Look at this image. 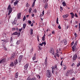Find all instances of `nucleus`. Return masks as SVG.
Here are the masks:
<instances>
[{
    "label": "nucleus",
    "instance_id": "51",
    "mask_svg": "<svg viewBox=\"0 0 80 80\" xmlns=\"http://www.w3.org/2000/svg\"><path fill=\"white\" fill-rule=\"evenodd\" d=\"M14 6H16V5H17V3H16L15 2H14Z\"/></svg>",
    "mask_w": 80,
    "mask_h": 80
},
{
    "label": "nucleus",
    "instance_id": "1",
    "mask_svg": "<svg viewBox=\"0 0 80 80\" xmlns=\"http://www.w3.org/2000/svg\"><path fill=\"white\" fill-rule=\"evenodd\" d=\"M78 42V41H76L74 43V46L72 47L73 52H74V51H75V48H76V46H77V45Z\"/></svg>",
    "mask_w": 80,
    "mask_h": 80
},
{
    "label": "nucleus",
    "instance_id": "64",
    "mask_svg": "<svg viewBox=\"0 0 80 80\" xmlns=\"http://www.w3.org/2000/svg\"><path fill=\"white\" fill-rule=\"evenodd\" d=\"M54 33H55V32H54V31H53L52 32V34H54Z\"/></svg>",
    "mask_w": 80,
    "mask_h": 80
},
{
    "label": "nucleus",
    "instance_id": "30",
    "mask_svg": "<svg viewBox=\"0 0 80 80\" xmlns=\"http://www.w3.org/2000/svg\"><path fill=\"white\" fill-rule=\"evenodd\" d=\"M56 23L57 24H58V18L57 19Z\"/></svg>",
    "mask_w": 80,
    "mask_h": 80
},
{
    "label": "nucleus",
    "instance_id": "15",
    "mask_svg": "<svg viewBox=\"0 0 80 80\" xmlns=\"http://www.w3.org/2000/svg\"><path fill=\"white\" fill-rule=\"evenodd\" d=\"M55 68L54 67V66H53L52 67V73H53V72L55 71Z\"/></svg>",
    "mask_w": 80,
    "mask_h": 80
},
{
    "label": "nucleus",
    "instance_id": "12",
    "mask_svg": "<svg viewBox=\"0 0 80 80\" xmlns=\"http://www.w3.org/2000/svg\"><path fill=\"white\" fill-rule=\"evenodd\" d=\"M34 2H33L32 4V7H33L35 6V2L37 1V0H33Z\"/></svg>",
    "mask_w": 80,
    "mask_h": 80
},
{
    "label": "nucleus",
    "instance_id": "4",
    "mask_svg": "<svg viewBox=\"0 0 80 80\" xmlns=\"http://www.w3.org/2000/svg\"><path fill=\"white\" fill-rule=\"evenodd\" d=\"M23 57V56L22 55H21L18 58V61L19 62H20L21 61H22V58Z\"/></svg>",
    "mask_w": 80,
    "mask_h": 80
},
{
    "label": "nucleus",
    "instance_id": "41",
    "mask_svg": "<svg viewBox=\"0 0 80 80\" xmlns=\"http://www.w3.org/2000/svg\"><path fill=\"white\" fill-rule=\"evenodd\" d=\"M54 68H56V69L57 68V64L55 65Z\"/></svg>",
    "mask_w": 80,
    "mask_h": 80
},
{
    "label": "nucleus",
    "instance_id": "5",
    "mask_svg": "<svg viewBox=\"0 0 80 80\" xmlns=\"http://www.w3.org/2000/svg\"><path fill=\"white\" fill-rule=\"evenodd\" d=\"M76 58H77V55L75 54L72 57L73 61H75V60H76Z\"/></svg>",
    "mask_w": 80,
    "mask_h": 80
},
{
    "label": "nucleus",
    "instance_id": "22",
    "mask_svg": "<svg viewBox=\"0 0 80 80\" xmlns=\"http://www.w3.org/2000/svg\"><path fill=\"white\" fill-rule=\"evenodd\" d=\"M45 35H43V37H42V40L43 41H45Z\"/></svg>",
    "mask_w": 80,
    "mask_h": 80
},
{
    "label": "nucleus",
    "instance_id": "7",
    "mask_svg": "<svg viewBox=\"0 0 80 80\" xmlns=\"http://www.w3.org/2000/svg\"><path fill=\"white\" fill-rule=\"evenodd\" d=\"M6 59L5 58L3 59L1 61H0V63H3L4 62H5Z\"/></svg>",
    "mask_w": 80,
    "mask_h": 80
},
{
    "label": "nucleus",
    "instance_id": "34",
    "mask_svg": "<svg viewBox=\"0 0 80 80\" xmlns=\"http://www.w3.org/2000/svg\"><path fill=\"white\" fill-rule=\"evenodd\" d=\"M34 13H37V9H35L34 10Z\"/></svg>",
    "mask_w": 80,
    "mask_h": 80
},
{
    "label": "nucleus",
    "instance_id": "50",
    "mask_svg": "<svg viewBox=\"0 0 80 80\" xmlns=\"http://www.w3.org/2000/svg\"><path fill=\"white\" fill-rule=\"evenodd\" d=\"M60 8L61 10H63V8H62V7L61 6L60 7Z\"/></svg>",
    "mask_w": 80,
    "mask_h": 80
},
{
    "label": "nucleus",
    "instance_id": "18",
    "mask_svg": "<svg viewBox=\"0 0 80 80\" xmlns=\"http://www.w3.org/2000/svg\"><path fill=\"white\" fill-rule=\"evenodd\" d=\"M15 77L16 78H18V73L17 72L15 74Z\"/></svg>",
    "mask_w": 80,
    "mask_h": 80
},
{
    "label": "nucleus",
    "instance_id": "6",
    "mask_svg": "<svg viewBox=\"0 0 80 80\" xmlns=\"http://www.w3.org/2000/svg\"><path fill=\"white\" fill-rule=\"evenodd\" d=\"M28 65H29V64L27 63L25 66H24V69H25V70H27L28 67Z\"/></svg>",
    "mask_w": 80,
    "mask_h": 80
},
{
    "label": "nucleus",
    "instance_id": "60",
    "mask_svg": "<svg viewBox=\"0 0 80 80\" xmlns=\"http://www.w3.org/2000/svg\"><path fill=\"white\" fill-rule=\"evenodd\" d=\"M31 27H33V23H32L31 25Z\"/></svg>",
    "mask_w": 80,
    "mask_h": 80
},
{
    "label": "nucleus",
    "instance_id": "62",
    "mask_svg": "<svg viewBox=\"0 0 80 80\" xmlns=\"http://www.w3.org/2000/svg\"><path fill=\"white\" fill-rule=\"evenodd\" d=\"M15 29H16V28H12V30H15Z\"/></svg>",
    "mask_w": 80,
    "mask_h": 80
},
{
    "label": "nucleus",
    "instance_id": "24",
    "mask_svg": "<svg viewBox=\"0 0 80 80\" xmlns=\"http://www.w3.org/2000/svg\"><path fill=\"white\" fill-rule=\"evenodd\" d=\"M69 74H70V73H69V72L68 71H67L66 74V76H68V75H69Z\"/></svg>",
    "mask_w": 80,
    "mask_h": 80
},
{
    "label": "nucleus",
    "instance_id": "2",
    "mask_svg": "<svg viewBox=\"0 0 80 80\" xmlns=\"http://www.w3.org/2000/svg\"><path fill=\"white\" fill-rule=\"evenodd\" d=\"M8 10H9L8 15H10V14L12 13V8H11V6H10V5H9L8 8Z\"/></svg>",
    "mask_w": 80,
    "mask_h": 80
},
{
    "label": "nucleus",
    "instance_id": "48",
    "mask_svg": "<svg viewBox=\"0 0 80 80\" xmlns=\"http://www.w3.org/2000/svg\"><path fill=\"white\" fill-rule=\"evenodd\" d=\"M22 30H23V28H22L21 29H19V32H21Z\"/></svg>",
    "mask_w": 80,
    "mask_h": 80
},
{
    "label": "nucleus",
    "instance_id": "54",
    "mask_svg": "<svg viewBox=\"0 0 80 80\" xmlns=\"http://www.w3.org/2000/svg\"><path fill=\"white\" fill-rule=\"evenodd\" d=\"M74 35L75 36V38H76V37H77V33H75V34H74Z\"/></svg>",
    "mask_w": 80,
    "mask_h": 80
},
{
    "label": "nucleus",
    "instance_id": "31",
    "mask_svg": "<svg viewBox=\"0 0 80 80\" xmlns=\"http://www.w3.org/2000/svg\"><path fill=\"white\" fill-rule=\"evenodd\" d=\"M31 30L30 31L31 35H32L33 34V30L31 29Z\"/></svg>",
    "mask_w": 80,
    "mask_h": 80
},
{
    "label": "nucleus",
    "instance_id": "8",
    "mask_svg": "<svg viewBox=\"0 0 80 80\" xmlns=\"http://www.w3.org/2000/svg\"><path fill=\"white\" fill-rule=\"evenodd\" d=\"M15 54L14 53H13L12 54V55L11 57V60H13V59L15 58Z\"/></svg>",
    "mask_w": 80,
    "mask_h": 80
},
{
    "label": "nucleus",
    "instance_id": "16",
    "mask_svg": "<svg viewBox=\"0 0 80 80\" xmlns=\"http://www.w3.org/2000/svg\"><path fill=\"white\" fill-rule=\"evenodd\" d=\"M21 17V13H18L17 15L18 18H20Z\"/></svg>",
    "mask_w": 80,
    "mask_h": 80
},
{
    "label": "nucleus",
    "instance_id": "13",
    "mask_svg": "<svg viewBox=\"0 0 80 80\" xmlns=\"http://www.w3.org/2000/svg\"><path fill=\"white\" fill-rule=\"evenodd\" d=\"M70 15H71V18H74V14L73 12H71L70 13Z\"/></svg>",
    "mask_w": 80,
    "mask_h": 80
},
{
    "label": "nucleus",
    "instance_id": "3",
    "mask_svg": "<svg viewBox=\"0 0 80 80\" xmlns=\"http://www.w3.org/2000/svg\"><path fill=\"white\" fill-rule=\"evenodd\" d=\"M50 73H51V70H48L47 71V77H48V78H50L51 77V74Z\"/></svg>",
    "mask_w": 80,
    "mask_h": 80
},
{
    "label": "nucleus",
    "instance_id": "57",
    "mask_svg": "<svg viewBox=\"0 0 80 80\" xmlns=\"http://www.w3.org/2000/svg\"><path fill=\"white\" fill-rule=\"evenodd\" d=\"M33 48H32L31 50V53H32V52H33Z\"/></svg>",
    "mask_w": 80,
    "mask_h": 80
},
{
    "label": "nucleus",
    "instance_id": "27",
    "mask_svg": "<svg viewBox=\"0 0 80 80\" xmlns=\"http://www.w3.org/2000/svg\"><path fill=\"white\" fill-rule=\"evenodd\" d=\"M17 60L16 59V60L14 62V64H15V65H17V63H18L17 62Z\"/></svg>",
    "mask_w": 80,
    "mask_h": 80
},
{
    "label": "nucleus",
    "instance_id": "26",
    "mask_svg": "<svg viewBox=\"0 0 80 80\" xmlns=\"http://www.w3.org/2000/svg\"><path fill=\"white\" fill-rule=\"evenodd\" d=\"M18 32H14L12 35H17Z\"/></svg>",
    "mask_w": 80,
    "mask_h": 80
},
{
    "label": "nucleus",
    "instance_id": "17",
    "mask_svg": "<svg viewBox=\"0 0 80 80\" xmlns=\"http://www.w3.org/2000/svg\"><path fill=\"white\" fill-rule=\"evenodd\" d=\"M33 60H35L36 59V54H34V57L32 58Z\"/></svg>",
    "mask_w": 80,
    "mask_h": 80
},
{
    "label": "nucleus",
    "instance_id": "55",
    "mask_svg": "<svg viewBox=\"0 0 80 80\" xmlns=\"http://www.w3.org/2000/svg\"><path fill=\"white\" fill-rule=\"evenodd\" d=\"M47 59H48L47 57H46V59L45 60V62H47Z\"/></svg>",
    "mask_w": 80,
    "mask_h": 80
},
{
    "label": "nucleus",
    "instance_id": "58",
    "mask_svg": "<svg viewBox=\"0 0 80 80\" xmlns=\"http://www.w3.org/2000/svg\"><path fill=\"white\" fill-rule=\"evenodd\" d=\"M39 45H40L41 46H43V44L42 43H40L39 44Z\"/></svg>",
    "mask_w": 80,
    "mask_h": 80
},
{
    "label": "nucleus",
    "instance_id": "32",
    "mask_svg": "<svg viewBox=\"0 0 80 80\" xmlns=\"http://www.w3.org/2000/svg\"><path fill=\"white\" fill-rule=\"evenodd\" d=\"M26 19V17H25V16H24L23 18V21H25Z\"/></svg>",
    "mask_w": 80,
    "mask_h": 80
},
{
    "label": "nucleus",
    "instance_id": "37",
    "mask_svg": "<svg viewBox=\"0 0 80 80\" xmlns=\"http://www.w3.org/2000/svg\"><path fill=\"white\" fill-rule=\"evenodd\" d=\"M15 23H16V22H15V20H14L12 22V24H13V25H15Z\"/></svg>",
    "mask_w": 80,
    "mask_h": 80
},
{
    "label": "nucleus",
    "instance_id": "40",
    "mask_svg": "<svg viewBox=\"0 0 80 80\" xmlns=\"http://www.w3.org/2000/svg\"><path fill=\"white\" fill-rule=\"evenodd\" d=\"M28 23H29L30 25V24H31V23H32V21L29 20L28 21Z\"/></svg>",
    "mask_w": 80,
    "mask_h": 80
},
{
    "label": "nucleus",
    "instance_id": "25",
    "mask_svg": "<svg viewBox=\"0 0 80 80\" xmlns=\"http://www.w3.org/2000/svg\"><path fill=\"white\" fill-rule=\"evenodd\" d=\"M69 73V74H71V73H72V70L71 69L70 70L68 71Z\"/></svg>",
    "mask_w": 80,
    "mask_h": 80
},
{
    "label": "nucleus",
    "instance_id": "39",
    "mask_svg": "<svg viewBox=\"0 0 80 80\" xmlns=\"http://www.w3.org/2000/svg\"><path fill=\"white\" fill-rule=\"evenodd\" d=\"M80 65V62L79 63H78V64L77 65V66L78 67H79Z\"/></svg>",
    "mask_w": 80,
    "mask_h": 80
},
{
    "label": "nucleus",
    "instance_id": "38",
    "mask_svg": "<svg viewBox=\"0 0 80 80\" xmlns=\"http://www.w3.org/2000/svg\"><path fill=\"white\" fill-rule=\"evenodd\" d=\"M12 40H13V38H12V37H11L10 38L11 41H10V42H12Z\"/></svg>",
    "mask_w": 80,
    "mask_h": 80
},
{
    "label": "nucleus",
    "instance_id": "21",
    "mask_svg": "<svg viewBox=\"0 0 80 80\" xmlns=\"http://www.w3.org/2000/svg\"><path fill=\"white\" fill-rule=\"evenodd\" d=\"M10 67H13L14 66V63L13 62H11L10 63Z\"/></svg>",
    "mask_w": 80,
    "mask_h": 80
},
{
    "label": "nucleus",
    "instance_id": "56",
    "mask_svg": "<svg viewBox=\"0 0 80 80\" xmlns=\"http://www.w3.org/2000/svg\"><path fill=\"white\" fill-rule=\"evenodd\" d=\"M56 55L58 57H59V55L58 54H56Z\"/></svg>",
    "mask_w": 80,
    "mask_h": 80
},
{
    "label": "nucleus",
    "instance_id": "10",
    "mask_svg": "<svg viewBox=\"0 0 80 80\" xmlns=\"http://www.w3.org/2000/svg\"><path fill=\"white\" fill-rule=\"evenodd\" d=\"M50 52H51V53H52V54L53 55H54V51H53V49L51 48L50 49Z\"/></svg>",
    "mask_w": 80,
    "mask_h": 80
},
{
    "label": "nucleus",
    "instance_id": "49",
    "mask_svg": "<svg viewBox=\"0 0 80 80\" xmlns=\"http://www.w3.org/2000/svg\"><path fill=\"white\" fill-rule=\"evenodd\" d=\"M74 16H75V17H77V18L78 17V16H77V13H75V15H74Z\"/></svg>",
    "mask_w": 80,
    "mask_h": 80
},
{
    "label": "nucleus",
    "instance_id": "23",
    "mask_svg": "<svg viewBox=\"0 0 80 80\" xmlns=\"http://www.w3.org/2000/svg\"><path fill=\"white\" fill-rule=\"evenodd\" d=\"M21 41V40H19V41L18 40L17 42V45H19L20 44V41Z\"/></svg>",
    "mask_w": 80,
    "mask_h": 80
},
{
    "label": "nucleus",
    "instance_id": "11",
    "mask_svg": "<svg viewBox=\"0 0 80 80\" xmlns=\"http://www.w3.org/2000/svg\"><path fill=\"white\" fill-rule=\"evenodd\" d=\"M48 3H46L45 4V7L44 8L45 9V10H47L48 8Z\"/></svg>",
    "mask_w": 80,
    "mask_h": 80
},
{
    "label": "nucleus",
    "instance_id": "45",
    "mask_svg": "<svg viewBox=\"0 0 80 80\" xmlns=\"http://www.w3.org/2000/svg\"><path fill=\"white\" fill-rule=\"evenodd\" d=\"M37 77L38 78H40V76L39 75H37Z\"/></svg>",
    "mask_w": 80,
    "mask_h": 80
},
{
    "label": "nucleus",
    "instance_id": "36",
    "mask_svg": "<svg viewBox=\"0 0 80 80\" xmlns=\"http://www.w3.org/2000/svg\"><path fill=\"white\" fill-rule=\"evenodd\" d=\"M44 64L45 65V66H47V61H45Z\"/></svg>",
    "mask_w": 80,
    "mask_h": 80
},
{
    "label": "nucleus",
    "instance_id": "14",
    "mask_svg": "<svg viewBox=\"0 0 80 80\" xmlns=\"http://www.w3.org/2000/svg\"><path fill=\"white\" fill-rule=\"evenodd\" d=\"M68 17V14L64 15L62 16V17H63L64 18H66Z\"/></svg>",
    "mask_w": 80,
    "mask_h": 80
},
{
    "label": "nucleus",
    "instance_id": "28",
    "mask_svg": "<svg viewBox=\"0 0 80 80\" xmlns=\"http://www.w3.org/2000/svg\"><path fill=\"white\" fill-rule=\"evenodd\" d=\"M25 27H26V24H23V29H25Z\"/></svg>",
    "mask_w": 80,
    "mask_h": 80
},
{
    "label": "nucleus",
    "instance_id": "53",
    "mask_svg": "<svg viewBox=\"0 0 80 80\" xmlns=\"http://www.w3.org/2000/svg\"><path fill=\"white\" fill-rule=\"evenodd\" d=\"M4 49L5 50H6V51L7 50V49L6 47H4Z\"/></svg>",
    "mask_w": 80,
    "mask_h": 80
},
{
    "label": "nucleus",
    "instance_id": "46",
    "mask_svg": "<svg viewBox=\"0 0 80 80\" xmlns=\"http://www.w3.org/2000/svg\"><path fill=\"white\" fill-rule=\"evenodd\" d=\"M38 48H39V50H42V47H41L40 46H39Z\"/></svg>",
    "mask_w": 80,
    "mask_h": 80
},
{
    "label": "nucleus",
    "instance_id": "19",
    "mask_svg": "<svg viewBox=\"0 0 80 80\" xmlns=\"http://www.w3.org/2000/svg\"><path fill=\"white\" fill-rule=\"evenodd\" d=\"M64 45H67V40L66 39H64Z\"/></svg>",
    "mask_w": 80,
    "mask_h": 80
},
{
    "label": "nucleus",
    "instance_id": "33",
    "mask_svg": "<svg viewBox=\"0 0 80 80\" xmlns=\"http://www.w3.org/2000/svg\"><path fill=\"white\" fill-rule=\"evenodd\" d=\"M32 11V8H30L29 9V13H31V11Z\"/></svg>",
    "mask_w": 80,
    "mask_h": 80
},
{
    "label": "nucleus",
    "instance_id": "43",
    "mask_svg": "<svg viewBox=\"0 0 80 80\" xmlns=\"http://www.w3.org/2000/svg\"><path fill=\"white\" fill-rule=\"evenodd\" d=\"M79 30L80 32V23L79 24Z\"/></svg>",
    "mask_w": 80,
    "mask_h": 80
},
{
    "label": "nucleus",
    "instance_id": "9",
    "mask_svg": "<svg viewBox=\"0 0 80 80\" xmlns=\"http://www.w3.org/2000/svg\"><path fill=\"white\" fill-rule=\"evenodd\" d=\"M27 80H37V79L35 78V77H34L32 78H27Z\"/></svg>",
    "mask_w": 80,
    "mask_h": 80
},
{
    "label": "nucleus",
    "instance_id": "52",
    "mask_svg": "<svg viewBox=\"0 0 80 80\" xmlns=\"http://www.w3.org/2000/svg\"><path fill=\"white\" fill-rule=\"evenodd\" d=\"M45 12L44 11V10H43V11H42V16H43V15H44V13Z\"/></svg>",
    "mask_w": 80,
    "mask_h": 80
},
{
    "label": "nucleus",
    "instance_id": "44",
    "mask_svg": "<svg viewBox=\"0 0 80 80\" xmlns=\"http://www.w3.org/2000/svg\"><path fill=\"white\" fill-rule=\"evenodd\" d=\"M17 35H18V37H19V36H20V32H19V33L18 32V34Z\"/></svg>",
    "mask_w": 80,
    "mask_h": 80
},
{
    "label": "nucleus",
    "instance_id": "47",
    "mask_svg": "<svg viewBox=\"0 0 80 80\" xmlns=\"http://www.w3.org/2000/svg\"><path fill=\"white\" fill-rule=\"evenodd\" d=\"M58 28H59V29H61V26H60V25H59Z\"/></svg>",
    "mask_w": 80,
    "mask_h": 80
},
{
    "label": "nucleus",
    "instance_id": "61",
    "mask_svg": "<svg viewBox=\"0 0 80 80\" xmlns=\"http://www.w3.org/2000/svg\"><path fill=\"white\" fill-rule=\"evenodd\" d=\"M73 43H74V42L73 41L71 43V45H73Z\"/></svg>",
    "mask_w": 80,
    "mask_h": 80
},
{
    "label": "nucleus",
    "instance_id": "20",
    "mask_svg": "<svg viewBox=\"0 0 80 80\" xmlns=\"http://www.w3.org/2000/svg\"><path fill=\"white\" fill-rule=\"evenodd\" d=\"M62 4L63 5V6L64 7H65V6H66L67 5H66V2H65V1L62 2Z\"/></svg>",
    "mask_w": 80,
    "mask_h": 80
},
{
    "label": "nucleus",
    "instance_id": "63",
    "mask_svg": "<svg viewBox=\"0 0 80 80\" xmlns=\"http://www.w3.org/2000/svg\"><path fill=\"white\" fill-rule=\"evenodd\" d=\"M67 68V67H66V66H65L64 68V70H65V69H66V68Z\"/></svg>",
    "mask_w": 80,
    "mask_h": 80
},
{
    "label": "nucleus",
    "instance_id": "42",
    "mask_svg": "<svg viewBox=\"0 0 80 80\" xmlns=\"http://www.w3.org/2000/svg\"><path fill=\"white\" fill-rule=\"evenodd\" d=\"M62 48H60L59 49V52H60L61 51H62Z\"/></svg>",
    "mask_w": 80,
    "mask_h": 80
},
{
    "label": "nucleus",
    "instance_id": "59",
    "mask_svg": "<svg viewBox=\"0 0 80 80\" xmlns=\"http://www.w3.org/2000/svg\"><path fill=\"white\" fill-rule=\"evenodd\" d=\"M46 0H43V3H45L46 2Z\"/></svg>",
    "mask_w": 80,
    "mask_h": 80
},
{
    "label": "nucleus",
    "instance_id": "35",
    "mask_svg": "<svg viewBox=\"0 0 80 80\" xmlns=\"http://www.w3.org/2000/svg\"><path fill=\"white\" fill-rule=\"evenodd\" d=\"M42 44H43L44 45H46V42L44 41V42L42 43Z\"/></svg>",
    "mask_w": 80,
    "mask_h": 80
},
{
    "label": "nucleus",
    "instance_id": "29",
    "mask_svg": "<svg viewBox=\"0 0 80 80\" xmlns=\"http://www.w3.org/2000/svg\"><path fill=\"white\" fill-rule=\"evenodd\" d=\"M71 66L72 67H75V64L74 63H73L72 65Z\"/></svg>",
    "mask_w": 80,
    "mask_h": 80
}]
</instances>
